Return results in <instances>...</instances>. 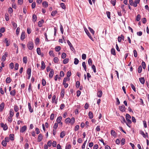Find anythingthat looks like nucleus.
Here are the masks:
<instances>
[{
    "mask_svg": "<svg viewBox=\"0 0 149 149\" xmlns=\"http://www.w3.org/2000/svg\"><path fill=\"white\" fill-rule=\"evenodd\" d=\"M70 80V78L69 77H67L64 78L63 79V83H66V82L67 81H69Z\"/></svg>",
    "mask_w": 149,
    "mask_h": 149,
    "instance_id": "obj_23",
    "label": "nucleus"
},
{
    "mask_svg": "<svg viewBox=\"0 0 149 149\" xmlns=\"http://www.w3.org/2000/svg\"><path fill=\"white\" fill-rule=\"evenodd\" d=\"M80 85V83L79 81H77L76 83V88H78Z\"/></svg>",
    "mask_w": 149,
    "mask_h": 149,
    "instance_id": "obj_56",
    "label": "nucleus"
},
{
    "mask_svg": "<svg viewBox=\"0 0 149 149\" xmlns=\"http://www.w3.org/2000/svg\"><path fill=\"white\" fill-rule=\"evenodd\" d=\"M10 95L14 96L15 95L16 91L15 90H13L11 91L10 92Z\"/></svg>",
    "mask_w": 149,
    "mask_h": 149,
    "instance_id": "obj_22",
    "label": "nucleus"
},
{
    "mask_svg": "<svg viewBox=\"0 0 149 149\" xmlns=\"http://www.w3.org/2000/svg\"><path fill=\"white\" fill-rule=\"evenodd\" d=\"M53 61L55 63H58V58L57 57H55L53 59Z\"/></svg>",
    "mask_w": 149,
    "mask_h": 149,
    "instance_id": "obj_41",
    "label": "nucleus"
},
{
    "mask_svg": "<svg viewBox=\"0 0 149 149\" xmlns=\"http://www.w3.org/2000/svg\"><path fill=\"white\" fill-rule=\"evenodd\" d=\"M65 122L66 123H71V119L69 118H66L65 120Z\"/></svg>",
    "mask_w": 149,
    "mask_h": 149,
    "instance_id": "obj_27",
    "label": "nucleus"
},
{
    "mask_svg": "<svg viewBox=\"0 0 149 149\" xmlns=\"http://www.w3.org/2000/svg\"><path fill=\"white\" fill-rule=\"evenodd\" d=\"M67 43L68 45L69 46L71 49L73 50L74 49V47H73L72 45V44L70 43V41L69 40H68L67 41Z\"/></svg>",
    "mask_w": 149,
    "mask_h": 149,
    "instance_id": "obj_9",
    "label": "nucleus"
},
{
    "mask_svg": "<svg viewBox=\"0 0 149 149\" xmlns=\"http://www.w3.org/2000/svg\"><path fill=\"white\" fill-rule=\"evenodd\" d=\"M125 139L124 138H122L121 140V144L122 145H123L125 143Z\"/></svg>",
    "mask_w": 149,
    "mask_h": 149,
    "instance_id": "obj_59",
    "label": "nucleus"
},
{
    "mask_svg": "<svg viewBox=\"0 0 149 149\" xmlns=\"http://www.w3.org/2000/svg\"><path fill=\"white\" fill-rule=\"evenodd\" d=\"M19 65L17 63H16L15 64V69L16 70H17L18 69Z\"/></svg>",
    "mask_w": 149,
    "mask_h": 149,
    "instance_id": "obj_45",
    "label": "nucleus"
},
{
    "mask_svg": "<svg viewBox=\"0 0 149 149\" xmlns=\"http://www.w3.org/2000/svg\"><path fill=\"white\" fill-rule=\"evenodd\" d=\"M141 15L139 14L138 15L136 18V21H139L141 19Z\"/></svg>",
    "mask_w": 149,
    "mask_h": 149,
    "instance_id": "obj_52",
    "label": "nucleus"
},
{
    "mask_svg": "<svg viewBox=\"0 0 149 149\" xmlns=\"http://www.w3.org/2000/svg\"><path fill=\"white\" fill-rule=\"evenodd\" d=\"M142 70V66L141 65H140L139 66L138 69V71L139 73H140L141 72Z\"/></svg>",
    "mask_w": 149,
    "mask_h": 149,
    "instance_id": "obj_37",
    "label": "nucleus"
},
{
    "mask_svg": "<svg viewBox=\"0 0 149 149\" xmlns=\"http://www.w3.org/2000/svg\"><path fill=\"white\" fill-rule=\"evenodd\" d=\"M44 21L43 20H42L39 21L38 22V26L40 27H41L42 26V24L44 23Z\"/></svg>",
    "mask_w": 149,
    "mask_h": 149,
    "instance_id": "obj_16",
    "label": "nucleus"
},
{
    "mask_svg": "<svg viewBox=\"0 0 149 149\" xmlns=\"http://www.w3.org/2000/svg\"><path fill=\"white\" fill-rule=\"evenodd\" d=\"M66 54L65 53H63L62 54L61 58L63 59H64L66 57Z\"/></svg>",
    "mask_w": 149,
    "mask_h": 149,
    "instance_id": "obj_60",
    "label": "nucleus"
},
{
    "mask_svg": "<svg viewBox=\"0 0 149 149\" xmlns=\"http://www.w3.org/2000/svg\"><path fill=\"white\" fill-rule=\"evenodd\" d=\"M139 80L140 83L142 84H144L145 83L144 77H141L139 78Z\"/></svg>",
    "mask_w": 149,
    "mask_h": 149,
    "instance_id": "obj_15",
    "label": "nucleus"
},
{
    "mask_svg": "<svg viewBox=\"0 0 149 149\" xmlns=\"http://www.w3.org/2000/svg\"><path fill=\"white\" fill-rule=\"evenodd\" d=\"M119 109L122 112H124L125 111V107L124 105H122L119 107Z\"/></svg>",
    "mask_w": 149,
    "mask_h": 149,
    "instance_id": "obj_5",
    "label": "nucleus"
},
{
    "mask_svg": "<svg viewBox=\"0 0 149 149\" xmlns=\"http://www.w3.org/2000/svg\"><path fill=\"white\" fill-rule=\"evenodd\" d=\"M45 68V63L43 61H42L41 62V68L42 70H44Z\"/></svg>",
    "mask_w": 149,
    "mask_h": 149,
    "instance_id": "obj_18",
    "label": "nucleus"
},
{
    "mask_svg": "<svg viewBox=\"0 0 149 149\" xmlns=\"http://www.w3.org/2000/svg\"><path fill=\"white\" fill-rule=\"evenodd\" d=\"M40 41V40L39 38H37L35 40V43L36 45L38 44Z\"/></svg>",
    "mask_w": 149,
    "mask_h": 149,
    "instance_id": "obj_57",
    "label": "nucleus"
},
{
    "mask_svg": "<svg viewBox=\"0 0 149 149\" xmlns=\"http://www.w3.org/2000/svg\"><path fill=\"white\" fill-rule=\"evenodd\" d=\"M12 117L9 116L8 118V122L10 123H11L12 121Z\"/></svg>",
    "mask_w": 149,
    "mask_h": 149,
    "instance_id": "obj_40",
    "label": "nucleus"
},
{
    "mask_svg": "<svg viewBox=\"0 0 149 149\" xmlns=\"http://www.w3.org/2000/svg\"><path fill=\"white\" fill-rule=\"evenodd\" d=\"M65 133L64 131L61 132L60 135V137L61 138H63L65 136Z\"/></svg>",
    "mask_w": 149,
    "mask_h": 149,
    "instance_id": "obj_28",
    "label": "nucleus"
},
{
    "mask_svg": "<svg viewBox=\"0 0 149 149\" xmlns=\"http://www.w3.org/2000/svg\"><path fill=\"white\" fill-rule=\"evenodd\" d=\"M111 54L113 55H116V54L115 52V49L114 48H112L111 50Z\"/></svg>",
    "mask_w": 149,
    "mask_h": 149,
    "instance_id": "obj_30",
    "label": "nucleus"
},
{
    "mask_svg": "<svg viewBox=\"0 0 149 149\" xmlns=\"http://www.w3.org/2000/svg\"><path fill=\"white\" fill-rule=\"evenodd\" d=\"M88 29L93 34V35H94L95 33L94 31L91 28L89 27Z\"/></svg>",
    "mask_w": 149,
    "mask_h": 149,
    "instance_id": "obj_48",
    "label": "nucleus"
},
{
    "mask_svg": "<svg viewBox=\"0 0 149 149\" xmlns=\"http://www.w3.org/2000/svg\"><path fill=\"white\" fill-rule=\"evenodd\" d=\"M42 85L44 86L46 84V82L45 79H43L42 81Z\"/></svg>",
    "mask_w": 149,
    "mask_h": 149,
    "instance_id": "obj_64",
    "label": "nucleus"
},
{
    "mask_svg": "<svg viewBox=\"0 0 149 149\" xmlns=\"http://www.w3.org/2000/svg\"><path fill=\"white\" fill-rule=\"evenodd\" d=\"M82 65L83 67V68L84 70L86 71V63L85 62H83L82 63Z\"/></svg>",
    "mask_w": 149,
    "mask_h": 149,
    "instance_id": "obj_24",
    "label": "nucleus"
},
{
    "mask_svg": "<svg viewBox=\"0 0 149 149\" xmlns=\"http://www.w3.org/2000/svg\"><path fill=\"white\" fill-rule=\"evenodd\" d=\"M5 106V104L4 102H2L0 104V112L2 111L3 110Z\"/></svg>",
    "mask_w": 149,
    "mask_h": 149,
    "instance_id": "obj_7",
    "label": "nucleus"
},
{
    "mask_svg": "<svg viewBox=\"0 0 149 149\" xmlns=\"http://www.w3.org/2000/svg\"><path fill=\"white\" fill-rule=\"evenodd\" d=\"M19 107L17 105H15L14 106V111L15 112H17L19 110Z\"/></svg>",
    "mask_w": 149,
    "mask_h": 149,
    "instance_id": "obj_32",
    "label": "nucleus"
},
{
    "mask_svg": "<svg viewBox=\"0 0 149 149\" xmlns=\"http://www.w3.org/2000/svg\"><path fill=\"white\" fill-rule=\"evenodd\" d=\"M42 139V134H40L38 137V141L40 142L41 141Z\"/></svg>",
    "mask_w": 149,
    "mask_h": 149,
    "instance_id": "obj_12",
    "label": "nucleus"
},
{
    "mask_svg": "<svg viewBox=\"0 0 149 149\" xmlns=\"http://www.w3.org/2000/svg\"><path fill=\"white\" fill-rule=\"evenodd\" d=\"M88 65L91 66L92 65V61L91 59V58H89L88 60Z\"/></svg>",
    "mask_w": 149,
    "mask_h": 149,
    "instance_id": "obj_42",
    "label": "nucleus"
},
{
    "mask_svg": "<svg viewBox=\"0 0 149 149\" xmlns=\"http://www.w3.org/2000/svg\"><path fill=\"white\" fill-rule=\"evenodd\" d=\"M71 75V73L70 71H68L67 74V77H69Z\"/></svg>",
    "mask_w": 149,
    "mask_h": 149,
    "instance_id": "obj_62",
    "label": "nucleus"
},
{
    "mask_svg": "<svg viewBox=\"0 0 149 149\" xmlns=\"http://www.w3.org/2000/svg\"><path fill=\"white\" fill-rule=\"evenodd\" d=\"M37 52L38 55H40L41 54V50L40 48H37Z\"/></svg>",
    "mask_w": 149,
    "mask_h": 149,
    "instance_id": "obj_39",
    "label": "nucleus"
},
{
    "mask_svg": "<svg viewBox=\"0 0 149 149\" xmlns=\"http://www.w3.org/2000/svg\"><path fill=\"white\" fill-rule=\"evenodd\" d=\"M65 90L63 88H62L61 89V96L62 98L64 97L65 95Z\"/></svg>",
    "mask_w": 149,
    "mask_h": 149,
    "instance_id": "obj_14",
    "label": "nucleus"
},
{
    "mask_svg": "<svg viewBox=\"0 0 149 149\" xmlns=\"http://www.w3.org/2000/svg\"><path fill=\"white\" fill-rule=\"evenodd\" d=\"M20 28H19V27H17L16 29V34L17 35H18V34H19V31H20Z\"/></svg>",
    "mask_w": 149,
    "mask_h": 149,
    "instance_id": "obj_58",
    "label": "nucleus"
},
{
    "mask_svg": "<svg viewBox=\"0 0 149 149\" xmlns=\"http://www.w3.org/2000/svg\"><path fill=\"white\" fill-rule=\"evenodd\" d=\"M130 86L132 88L133 90V91L135 92H136V89L135 86H134L133 84H130Z\"/></svg>",
    "mask_w": 149,
    "mask_h": 149,
    "instance_id": "obj_54",
    "label": "nucleus"
},
{
    "mask_svg": "<svg viewBox=\"0 0 149 149\" xmlns=\"http://www.w3.org/2000/svg\"><path fill=\"white\" fill-rule=\"evenodd\" d=\"M62 119V117L61 116L58 117L56 120L57 122V123L58 124L59 123H60L61 122Z\"/></svg>",
    "mask_w": 149,
    "mask_h": 149,
    "instance_id": "obj_20",
    "label": "nucleus"
},
{
    "mask_svg": "<svg viewBox=\"0 0 149 149\" xmlns=\"http://www.w3.org/2000/svg\"><path fill=\"white\" fill-rule=\"evenodd\" d=\"M91 68L93 70L94 72L96 73V69L95 66L94 65H92Z\"/></svg>",
    "mask_w": 149,
    "mask_h": 149,
    "instance_id": "obj_49",
    "label": "nucleus"
},
{
    "mask_svg": "<svg viewBox=\"0 0 149 149\" xmlns=\"http://www.w3.org/2000/svg\"><path fill=\"white\" fill-rule=\"evenodd\" d=\"M106 14L107 15V17L109 19H110V13L109 11H107L106 12Z\"/></svg>",
    "mask_w": 149,
    "mask_h": 149,
    "instance_id": "obj_63",
    "label": "nucleus"
},
{
    "mask_svg": "<svg viewBox=\"0 0 149 149\" xmlns=\"http://www.w3.org/2000/svg\"><path fill=\"white\" fill-rule=\"evenodd\" d=\"M102 91H99L97 93V96L99 97H102Z\"/></svg>",
    "mask_w": 149,
    "mask_h": 149,
    "instance_id": "obj_11",
    "label": "nucleus"
},
{
    "mask_svg": "<svg viewBox=\"0 0 149 149\" xmlns=\"http://www.w3.org/2000/svg\"><path fill=\"white\" fill-rule=\"evenodd\" d=\"M111 134L112 136L114 137H115L116 136V134L115 132L113 130H111Z\"/></svg>",
    "mask_w": 149,
    "mask_h": 149,
    "instance_id": "obj_34",
    "label": "nucleus"
},
{
    "mask_svg": "<svg viewBox=\"0 0 149 149\" xmlns=\"http://www.w3.org/2000/svg\"><path fill=\"white\" fill-rule=\"evenodd\" d=\"M32 19L33 21L35 22L37 20V16H36L35 15L33 14V15L32 17Z\"/></svg>",
    "mask_w": 149,
    "mask_h": 149,
    "instance_id": "obj_26",
    "label": "nucleus"
},
{
    "mask_svg": "<svg viewBox=\"0 0 149 149\" xmlns=\"http://www.w3.org/2000/svg\"><path fill=\"white\" fill-rule=\"evenodd\" d=\"M57 11L56 10H55L54 11H52L51 13V15L52 16H54L57 13Z\"/></svg>",
    "mask_w": 149,
    "mask_h": 149,
    "instance_id": "obj_44",
    "label": "nucleus"
},
{
    "mask_svg": "<svg viewBox=\"0 0 149 149\" xmlns=\"http://www.w3.org/2000/svg\"><path fill=\"white\" fill-rule=\"evenodd\" d=\"M61 48L60 46H57L55 47V50L56 52H59L61 49Z\"/></svg>",
    "mask_w": 149,
    "mask_h": 149,
    "instance_id": "obj_50",
    "label": "nucleus"
},
{
    "mask_svg": "<svg viewBox=\"0 0 149 149\" xmlns=\"http://www.w3.org/2000/svg\"><path fill=\"white\" fill-rule=\"evenodd\" d=\"M140 0H135L134 2V7H136L137 6V4L139 3Z\"/></svg>",
    "mask_w": 149,
    "mask_h": 149,
    "instance_id": "obj_25",
    "label": "nucleus"
},
{
    "mask_svg": "<svg viewBox=\"0 0 149 149\" xmlns=\"http://www.w3.org/2000/svg\"><path fill=\"white\" fill-rule=\"evenodd\" d=\"M28 107L29 111L31 113H32L33 112V108L31 107L30 103L29 102L28 103Z\"/></svg>",
    "mask_w": 149,
    "mask_h": 149,
    "instance_id": "obj_13",
    "label": "nucleus"
},
{
    "mask_svg": "<svg viewBox=\"0 0 149 149\" xmlns=\"http://www.w3.org/2000/svg\"><path fill=\"white\" fill-rule=\"evenodd\" d=\"M58 127V123H55L53 126V129H56Z\"/></svg>",
    "mask_w": 149,
    "mask_h": 149,
    "instance_id": "obj_51",
    "label": "nucleus"
},
{
    "mask_svg": "<svg viewBox=\"0 0 149 149\" xmlns=\"http://www.w3.org/2000/svg\"><path fill=\"white\" fill-rule=\"evenodd\" d=\"M14 135L13 134H11L9 135V139L11 141H13L14 140Z\"/></svg>",
    "mask_w": 149,
    "mask_h": 149,
    "instance_id": "obj_31",
    "label": "nucleus"
},
{
    "mask_svg": "<svg viewBox=\"0 0 149 149\" xmlns=\"http://www.w3.org/2000/svg\"><path fill=\"white\" fill-rule=\"evenodd\" d=\"M9 67L11 69H12L14 68V63H11L9 64Z\"/></svg>",
    "mask_w": 149,
    "mask_h": 149,
    "instance_id": "obj_55",
    "label": "nucleus"
},
{
    "mask_svg": "<svg viewBox=\"0 0 149 149\" xmlns=\"http://www.w3.org/2000/svg\"><path fill=\"white\" fill-rule=\"evenodd\" d=\"M84 30L86 33V34L87 35V36L89 37V38L93 41H94L92 37H91V36L90 33L88 31V30L86 28H84Z\"/></svg>",
    "mask_w": 149,
    "mask_h": 149,
    "instance_id": "obj_3",
    "label": "nucleus"
},
{
    "mask_svg": "<svg viewBox=\"0 0 149 149\" xmlns=\"http://www.w3.org/2000/svg\"><path fill=\"white\" fill-rule=\"evenodd\" d=\"M125 116L126 120L128 123H129V124L131 123L132 122L131 120L130 119L131 118V117L130 116V115L128 113H127L126 114Z\"/></svg>",
    "mask_w": 149,
    "mask_h": 149,
    "instance_id": "obj_2",
    "label": "nucleus"
},
{
    "mask_svg": "<svg viewBox=\"0 0 149 149\" xmlns=\"http://www.w3.org/2000/svg\"><path fill=\"white\" fill-rule=\"evenodd\" d=\"M129 2L130 5L134 6V2H133V0H129Z\"/></svg>",
    "mask_w": 149,
    "mask_h": 149,
    "instance_id": "obj_46",
    "label": "nucleus"
},
{
    "mask_svg": "<svg viewBox=\"0 0 149 149\" xmlns=\"http://www.w3.org/2000/svg\"><path fill=\"white\" fill-rule=\"evenodd\" d=\"M79 62V60L78 59L76 58H75L74 59V63L75 65H77L78 64Z\"/></svg>",
    "mask_w": 149,
    "mask_h": 149,
    "instance_id": "obj_33",
    "label": "nucleus"
},
{
    "mask_svg": "<svg viewBox=\"0 0 149 149\" xmlns=\"http://www.w3.org/2000/svg\"><path fill=\"white\" fill-rule=\"evenodd\" d=\"M27 73L28 74H31V69L30 68H28L27 70Z\"/></svg>",
    "mask_w": 149,
    "mask_h": 149,
    "instance_id": "obj_43",
    "label": "nucleus"
},
{
    "mask_svg": "<svg viewBox=\"0 0 149 149\" xmlns=\"http://www.w3.org/2000/svg\"><path fill=\"white\" fill-rule=\"evenodd\" d=\"M25 33L24 31H23L21 34L20 39L22 40H23L25 38Z\"/></svg>",
    "mask_w": 149,
    "mask_h": 149,
    "instance_id": "obj_8",
    "label": "nucleus"
},
{
    "mask_svg": "<svg viewBox=\"0 0 149 149\" xmlns=\"http://www.w3.org/2000/svg\"><path fill=\"white\" fill-rule=\"evenodd\" d=\"M27 47L29 50H32L34 47V45L32 41H30L27 44Z\"/></svg>",
    "mask_w": 149,
    "mask_h": 149,
    "instance_id": "obj_1",
    "label": "nucleus"
},
{
    "mask_svg": "<svg viewBox=\"0 0 149 149\" xmlns=\"http://www.w3.org/2000/svg\"><path fill=\"white\" fill-rule=\"evenodd\" d=\"M11 79L10 77H7L6 79V82L7 83H9L11 82Z\"/></svg>",
    "mask_w": 149,
    "mask_h": 149,
    "instance_id": "obj_29",
    "label": "nucleus"
},
{
    "mask_svg": "<svg viewBox=\"0 0 149 149\" xmlns=\"http://www.w3.org/2000/svg\"><path fill=\"white\" fill-rule=\"evenodd\" d=\"M88 116L89 118L91 119H92L93 118V114L91 111H89L88 113Z\"/></svg>",
    "mask_w": 149,
    "mask_h": 149,
    "instance_id": "obj_21",
    "label": "nucleus"
},
{
    "mask_svg": "<svg viewBox=\"0 0 149 149\" xmlns=\"http://www.w3.org/2000/svg\"><path fill=\"white\" fill-rule=\"evenodd\" d=\"M54 74V71L53 69H51L49 74V77L50 78H52Z\"/></svg>",
    "mask_w": 149,
    "mask_h": 149,
    "instance_id": "obj_6",
    "label": "nucleus"
},
{
    "mask_svg": "<svg viewBox=\"0 0 149 149\" xmlns=\"http://www.w3.org/2000/svg\"><path fill=\"white\" fill-rule=\"evenodd\" d=\"M14 114V112L13 110L12 109H10V111L9 116L13 117Z\"/></svg>",
    "mask_w": 149,
    "mask_h": 149,
    "instance_id": "obj_17",
    "label": "nucleus"
},
{
    "mask_svg": "<svg viewBox=\"0 0 149 149\" xmlns=\"http://www.w3.org/2000/svg\"><path fill=\"white\" fill-rule=\"evenodd\" d=\"M26 126L24 125L20 128V132L22 133L23 132L26 130Z\"/></svg>",
    "mask_w": 149,
    "mask_h": 149,
    "instance_id": "obj_10",
    "label": "nucleus"
},
{
    "mask_svg": "<svg viewBox=\"0 0 149 149\" xmlns=\"http://www.w3.org/2000/svg\"><path fill=\"white\" fill-rule=\"evenodd\" d=\"M1 144L4 147H5L7 145V142L3 140L1 142Z\"/></svg>",
    "mask_w": 149,
    "mask_h": 149,
    "instance_id": "obj_35",
    "label": "nucleus"
},
{
    "mask_svg": "<svg viewBox=\"0 0 149 149\" xmlns=\"http://www.w3.org/2000/svg\"><path fill=\"white\" fill-rule=\"evenodd\" d=\"M49 54L50 56H52L53 57H54L55 56L53 53V51L52 50H51L49 51Z\"/></svg>",
    "mask_w": 149,
    "mask_h": 149,
    "instance_id": "obj_38",
    "label": "nucleus"
},
{
    "mask_svg": "<svg viewBox=\"0 0 149 149\" xmlns=\"http://www.w3.org/2000/svg\"><path fill=\"white\" fill-rule=\"evenodd\" d=\"M69 61V59L68 58H66L64 59L63 61V63L64 64L67 63Z\"/></svg>",
    "mask_w": 149,
    "mask_h": 149,
    "instance_id": "obj_36",
    "label": "nucleus"
},
{
    "mask_svg": "<svg viewBox=\"0 0 149 149\" xmlns=\"http://www.w3.org/2000/svg\"><path fill=\"white\" fill-rule=\"evenodd\" d=\"M1 127L3 128V130H6L8 129V127L6 124H4L3 123H1Z\"/></svg>",
    "mask_w": 149,
    "mask_h": 149,
    "instance_id": "obj_4",
    "label": "nucleus"
},
{
    "mask_svg": "<svg viewBox=\"0 0 149 149\" xmlns=\"http://www.w3.org/2000/svg\"><path fill=\"white\" fill-rule=\"evenodd\" d=\"M42 5L43 6L45 7H47L48 6V3L46 2H44L42 3Z\"/></svg>",
    "mask_w": 149,
    "mask_h": 149,
    "instance_id": "obj_61",
    "label": "nucleus"
},
{
    "mask_svg": "<svg viewBox=\"0 0 149 149\" xmlns=\"http://www.w3.org/2000/svg\"><path fill=\"white\" fill-rule=\"evenodd\" d=\"M61 6L63 9H65L66 8L65 6L64 3H61Z\"/></svg>",
    "mask_w": 149,
    "mask_h": 149,
    "instance_id": "obj_47",
    "label": "nucleus"
},
{
    "mask_svg": "<svg viewBox=\"0 0 149 149\" xmlns=\"http://www.w3.org/2000/svg\"><path fill=\"white\" fill-rule=\"evenodd\" d=\"M143 69H145L146 67V63L144 62L143 61L141 63Z\"/></svg>",
    "mask_w": 149,
    "mask_h": 149,
    "instance_id": "obj_53",
    "label": "nucleus"
},
{
    "mask_svg": "<svg viewBox=\"0 0 149 149\" xmlns=\"http://www.w3.org/2000/svg\"><path fill=\"white\" fill-rule=\"evenodd\" d=\"M23 61L24 63L26 64L28 62L27 58L26 56H24L23 58Z\"/></svg>",
    "mask_w": 149,
    "mask_h": 149,
    "instance_id": "obj_19",
    "label": "nucleus"
}]
</instances>
